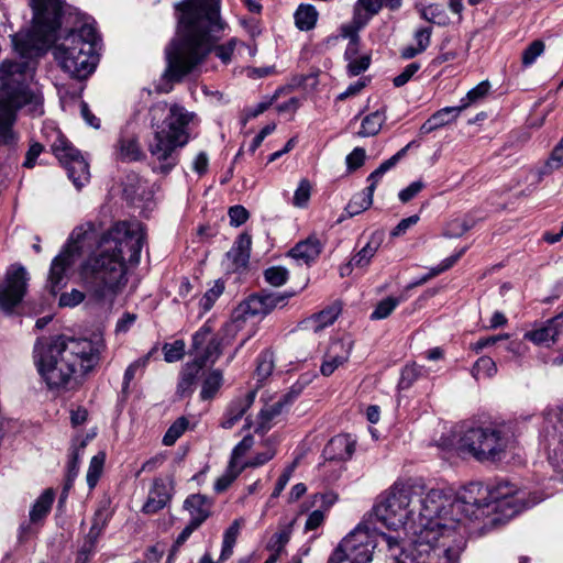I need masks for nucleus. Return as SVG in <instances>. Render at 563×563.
<instances>
[{"instance_id":"nucleus-1","label":"nucleus","mask_w":563,"mask_h":563,"mask_svg":"<svg viewBox=\"0 0 563 563\" xmlns=\"http://www.w3.org/2000/svg\"><path fill=\"white\" fill-rule=\"evenodd\" d=\"M33 10L27 32L11 36L20 59H4L0 65V148L10 152L19 142L14 125L18 112L25 108L32 117L44 113L42 91L32 85L37 62L34 56L56 38L60 26V0H29Z\"/></svg>"},{"instance_id":"nucleus-2","label":"nucleus","mask_w":563,"mask_h":563,"mask_svg":"<svg viewBox=\"0 0 563 563\" xmlns=\"http://www.w3.org/2000/svg\"><path fill=\"white\" fill-rule=\"evenodd\" d=\"M144 240V225L140 221L114 223L101 235L97 251L81 266L85 292L77 289L65 292L59 305L74 307L87 297L89 301L110 309L128 283L124 255L128 254L130 264H137Z\"/></svg>"},{"instance_id":"nucleus-3","label":"nucleus","mask_w":563,"mask_h":563,"mask_svg":"<svg viewBox=\"0 0 563 563\" xmlns=\"http://www.w3.org/2000/svg\"><path fill=\"white\" fill-rule=\"evenodd\" d=\"M178 25L175 38L166 48L165 76L180 80L191 73L213 49L223 63L232 60L236 38L216 45L227 24L220 18V0H184L175 4Z\"/></svg>"},{"instance_id":"nucleus-4","label":"nucleus","mask_w":563,"mask_h":563,"mask_svg":"<svg viewBox=\"0 0 563 563\" xmlns=\"http://www.w3.org/2000/svg\"><path fill=\"white\" fill-rule=\"evenodd\" d=\"M104 347L101 338H42L34 345V362L49 390H65L77 384L79 375L86 374L99 363Z\"/></svg>"},{"instance_id":"nucleus-5","label":"nucleus","mask_w":563,"mask_h":563,"mask_svg":"<svg viewBox=\"0 0 563 563\" xmlns=\"http://www.w3.org/2000/svg\"><path fill=\"white\" fill-rule=\"evenodd\" d=\"M482 488L472 483L464 487L459 495L451 489L431 488L427 492H417L412 506H416L413 523L409 525L408 532L418 536L423 530L432 533L448 532V530H467L466 522L479 520L483 508L477 504L476 495Z\"/></svg>"},{"instance_id":"nucleus-6","label":"nucleus","mask_w":563,"mask_h":563,"mask_svg":"<svg viewBox=\"0 0 563 563\" xmlns=\"http://www.w3.org/2000/svg\"><path fill=\"white\" fill-rule=\"evenodd\" d=\"M150 124L153 129V140L148 151L159 163L158 169L168 173L177 165L176 150L184 147L189 141V123L195 113L183 106L157 102L148 110Z\"/></svg>"},{"instance_id":"nucleus-7","label":"nucleus","mask_w":563,"mask_h":563,"mask_svg":"<svg viewBox=\"0 0 563 563\" xmlns=\"http://www.w3.org/2000/svg\"><path fill=\"white\" fill-rule=\"evenodd\" d=\"M466 533L467 530H448L442 533L422 530L420 534L411 536L407 549L395 537L383 538L387 542L391 563H460Z\"/></svg>"},{"instance_id":"nucleus-8","label":"nucleus","mask_w":563,"mask_h":563,"mask_svg":"<svg viewBox=\"0 0 563 563\" xmlns=\"http://www.w3.org/2000/svg\"><path fill=\"white\" fill-rule=\"evenodd\" d=\"M98 34L91 24L69 32L53 51L60 68L79 79L88 77L96 68Z\"/></svg>"},{"instance_id":"nucleus-9","label":"nucleus","mask_w":563,"mask_h":563,"mask_svg":"<svg viewBox=\"0 0 563 563\" xmlns=\"http://www.w3.org/2000/svg\"><path fill=\"white\" fill-rule=\"evenodd\" d=\"M415 495L417 490L412 486L395 483L382 495L380 500L363 521H367L372 527H375V522H380L391 530L407 526L408 530L416 516V506H412Z\"/></svg>"},{"instance_id":"nucleus-10","label":"nucleus","mask_w":563,"mask_h":563,"mask_svg":"<svg viewBox=\"0 0 563 563\" xmlns=\"http://www.w3.org/2000/svg\"><path fill=\"white\" fill-rule=\"evenodd\" d=\"M383 537L389 536L377 532L375 527L362 521L340 542L328 563H371L374 550L380 544H384L390 559L387 542Z\"/></svg>"},{"instance_id":"nucleus-11","label":"nucleus","mask_w":563,"mask_h":563,"mask_svg":"<svg viewBox=\"0 0 563 563\" xmlns=\"http://www.w3.org/2000/svg\"><path fill=\"white\" fill-rule=\"evenodd\" d=\"M477 504L483 508L479 519L488 515L490 511H499L505 518H511L519 514L523 508L538 504L541 498L533 497L531 500L526 499V492L518 489L509 482H500L490 489L483 487Z\"/></svg>"},{"instance_id":"nucleus-12","label":"nucleus","mask_w":563,"mask_h":563,"mask_svg":"<svg viewBox=\"0 0 563 563\" xmlns=\"http://www.w3.org/2000/svg\"><path fill=\"white\" fill-rule=\"evenodd\" d=\"M508 438L493 427H474L463 432L459 449L467 451L479 462L499 461L508 446Z\"/></svg>"},{"instance_id":"nucleus-13","label":"nucleus","mask_w":563,"mask_h":563,"mask_svg":"<svg viewBox=\"0 0 563 563\" xmlns=\"http://www.w3.org/2000/svg\"><path fill=\"white\" fill-rule=\"evenodd\" d=\"M93 233L95 224L91 222L81 224L73 230L66 246L52 262L48 275V286L52 292H55L64 285L66 271L75 263L80 250V243L90 239Z\"/></svg>"},{"instance_id":"nucleus-14","label":"nucleus","mask_w":563,"mask_h":563,"mask_svg":"<svg viewBox=\"0 0 563 563\" xmlns=\"http://www.w3.org/2000/svg\"><path fill=\"white\" fill-rule=\"evenodd\" d=\"M26 287V269L21 265H11L0 284V309L4 312H11L22 301Z\"/></svg>"},{"instance_id":"nucleus-15","label":"nucleus","mask_w":563,"mask_h":563,"mask_svg":"<svg viewBox=\"0 0 563 563\" xmlns=\"http://www.w3.org/2000/svg\"><path fill=\"white\" fill-rule=\"evenodd\" d=\"M222 338L213 333V329L209 321H207L195 334L192 335V351L195 360L202 364L214 363L221 355Z\"/></svg>"},{"instance_id":"nucleus-16","label":"nucleus","mask_w":563,"mask_h":563,"mask_svg":"<svg viewBox=\"0 0 563 563\" xmlns=\"http://www.w3.org/2000/svg\"><path fill=\"white\" fill-rule=\"evenodd\" d=\"M353 349L350 338L333 340L324 355L320 372L323 376H330L334 371L347 362Z\"/></svg>"},{"instance_id":"nucleus-17","label":"nucleus","mask_w":563,"mask_h":563,"mask_svg":"<svg viewBox=\"0 0 563 563\" xmlns=\"http://www.w3.org/2000/svg\"><path fill=\"white\" fill-rule=\"evenodd\" d=\"M173 494V481L155 478L148 492L147 499L142 507L146 515H153L162 510L170 500Z\"/></svg>"},{"instance_id":"nucleus-18","label":"nucleus","mask_w":563,"mask_h":563,"mask_svg":"<svg viewBox=\"0 0 563 563\" xmlns=\"http://www.w3.org/2000/svg\"><path fill=\"white\" fill-rule=\"evenodd\" d=\"M256 396L255 390H251L246 393L243 396L236 397L233 399L230 405L228 406L220 426L223 429H231L233 428L236 422L243 417V415L249 410V408L254 402Z\"/></svg>"},{"instance_id":"nucleus-19","label":"nucleus","mask_w":563,"mask_h":563,"mask_svg":"<svg viewBox=\"0 0 563 563\" xmlns=\"http://www.w3.org/2000/svg\"><path fill=\"white\" fill-rule=\"evenodd\" d=\"M323 249V243L320 239L312 234L306 240L298 242L289 252L290 256L296 261L309 265L314 262Z\"/></svg>"},{"instance_id":"nucleus-20","label":"nucleus","mask_w":563,"mask_h":563,"mask_svg":"<svg viewBox=\"0 0 563 563\" xmlns=\"http://www.w3.org/2000/svg\"><path fill=\"white\" fill-rule=\"evenodd\" d=\"M355 450V442L346 434L333 437L323 450L327 460L344 461L350 459Z\"/></svg>"},{"instance_id":"nucleus-21","label":"nucleus","mask_w":563,"mask_h":563,"mask_svg":"<svg viewBox=\"0 0 563 563\" xmlns=\"http://www.w3.org/2000/svg\"><path fill=\"white\" fill-rule=\"evenodd\" d=\"M252 239L247 233H242L235 240L231 250L227 253V260L232 269L246 267L250 260Z\"/></svg>"},{"instance_id":"nucleus-22","label":"nucleus","mask_w":563,"mask_h":563,"mask_svg":"<svg viewBox=\"0 0 563 563\" xmlns=\"http://www.w3.org/2000/svg\"><path fill=\"white\" fill-rule=\"evenodd\" d=\"M202 368V364L199 361L188 362L183 366L176 390L179 397L185 398L194 393L197 378Z\"/></svg>"},{"instance_id":"nucleus-23","label":"nucleus","mask_w":563,"mask_h":563,"mask_svg":"<svg viewBox=\"0 0 563 563\" xmlns=\"http://www.w3.org/2000/svg\"><path fill=\"white\" fill-rule=\"evenodd\" d=\"M184 507L194 522L202 525L211 514L212 500L205 495L194 494L186 498Z\"/></svg>"},{"instance_id":"nucleus-24","label":"nucleus","mask_w":563,"mask_h":563,"mask_svg":"<svg viewBox=\"0 0 563 563\" xmlns=\"http://www.w3.org/2000/svg\"><path fill=\"white\" fill-rule=\"evenodd\" d=\"M289 396H285L284 399H279L274 404L266 405L257 416L255 432L265 434L273 427L274 419L278 417L282 413L284 407L289 404Z\"/></svg>"},{"instance_id":"nucleus-25","label":"nucleus","mask_w":563,"mask_h":563,"mask_svg":"<svg viewBox=\"0 0 563 563\" xmlns=\"http://www.w3.org/2000/svg\"><path fill=\"white\" fill-rule=\"evenodd\" d=\"M382 244V235L373 233L369 241L350 260L346 268H366Z\"/></svg>"},{"instance_id":"nucleus-26","label":"nucleus","mask_w":563,"mask_h":563,"mask_svg":"<svg viewBox=\"0 0 563 563\" xmlns=\"http://www.w3.org/2000/svg\"><path fill=\"white\" fill-rule=\"evenodd\" d=\"M461 113L459 107H445L433 113L420 128L421 134H429L450 122L454 121Z\"/></svg>"},{"instance_id":"nucleus-27","label":"nucleus","mask_w":563,"mask_h":563,"mask_svg":"<svg viewBox=\"0 0 563 563\" xmlns=\"http://www.w3.org/2000/svg\"><path fill=\"white\" fill-rule=\"evenodd\" d=\"M67 170L69 179L77 189L84 187L90 179L89 165L81 156L63 164Z\"/></svg>"},{"instance_id":"nucleus-28","label":"nucleus","mask_w":563,"mask_h":563,"mask_svg":"<svg viewBox=\"0 0 563 563\" xmlns=\"http://www.w3.org/2000/svg\"><path fill=\"white\" fill-rule=\"evenodd\" d=\"M54 499L55 492L52 488L45 489L30 510V522L33 525L42 522L49 514Z\"/></svg>"},{"instance_id":"nucleus-29","label":"nucleus","mask_w":563,"mask_h":563,"mask_svg":"<svg viewBox=\"0 0 563 563\" xmlns=\"http://www.w3.org/2000/svg\"><path fill=\"white\" fill-rule=\"evenodd\" d=\"M52 151L56 158L65 164L69 161H74L81 156L80 152L74 147V145L60 134L59 131H55V140L51 144Z\"/></svg>"},{"instance_id":"nucleus-30","label":"nucleus","mask_w":563,"mask_h":563,"mask_svg":"<svg viewBox=\"0 0 563 563\" xmlns=\"http://www.w3.org/2000/svg\"><path fill=\"white\" fill-rule=\"evenodd\" d=\"M561 320V316L549 320L543 327L529 331L525 334V338L536 344H547L550 341H554L559 334L558 324Z\"/></svg>"},{"instance_id":"nucleus-31","label":"nucleus","mask_w":563,"mask_h":563,"mask_svg":"<svg viewBox=\"0 0 563 563\" xmlns=\"http://www.w3.org/2000/svg\"><path fill=\"white\" fill-rule=\"evenodd\" d=\"M341 308L339 305H332L314 313L306 322L314 332H319L328 325H331L340 314Z\"/></svg>"},{"instance_id":"nucleus-32","label":"nucleus","mask_w":563,"mask_h":563,"mask_svg":"<svg viewBox=\"0 0 563 563\" xmlns=\"http://www.w3.org/2000/svg\"><path fill=\"white\" fill-rule=\"evenodd\" d=\"M318 16L319 13L312 4L301 3L294 14L295 24L300 31H310L316 26Z\"/></svg>"},{"instance_id":"nucleus-33","label":"nucleus","mask_w":563,"mask_h":563,"mask_svg":"<svg viewBox=\"0 0 563 563\" xmlns=\"http://www.w3.org/2000/svg\"><path fill=\"white\" fill-rule=\"evenodd\" d=\"M386 121V113L384 110H377L367 114L361 123V129L357 135L361 137L375 136L379 133L383 124Z\"/></svg>"},{"instance_id":"nucleus-34","label":"nucleus","mask_w":563,"mask_h":563,"mask_svg":"<svg viewBox=\"0 0 563 563\" xmlns=\"http://www.w3.org/2000/svg\"><path fill=\"white\" fill-rule=\"evenodd\" d=\"M242 520L235 519L230 527L223 533L222 549L219 558L220 562H224L231 558L233 553V548L236 543L240 529H241Z\"/></svg>"},{"instance_id":"nucleus-35","label":"nucleus","mask_w":563,"mask_h":563,"mask_svg":"<svg viewBox=\"0 0 563 563\" xmlns=\"http://www.w3.org/2000/svg\"><path fill=\"white\" fill-rule=\"evenodd\" d=\"M563 167V137L554 146L549 158L544 162V164L538 169L539 180L542 177L552 174L553 172Z\"/></svg>"},{"instance_id":"nucleus-36","label":"nucleus","mask_w":563,"mask_h":563,"mask_svg":"<svg viewBox=\"0 0 563 563\" xmlns=\"http://www.w3.org/2000/svg\"><path fill=\"white\" fill-rule=\"evenodd\" d=\"M236 318H250L256 316H266V312L263 307V301L261 295H252L243 302L240 303L236 310Z\"/></svg>"},{"instance_id":"nucleus-37","label":"nucleus","mask_w":563,"mask_h":563,"mask_svg":"<svg viewBox=\"0 0 563 563\" xmlns=\"http://www.w3.org/2000/svg\"><path fill=\"white\" fill-rule=\"evenodd\" d=\"M420 15L426 21L445 26L450 23V18L442 4L432 3L420 9Z\"/></svg>"},{"instance_id":"nucleus-38","label":"nucleus","mask_w":563,"mask_h":563,"mask_svg":"<svg viewBox=\"0 0 563 563\" xmlns=\"http://www.w3.org/2000/svg\"><path fill=\"white\" fill-rule=\"evenodd\" d=\"M223 384V374L220 369H213L208 373L202 383L200 397L203 400L211 399L214 397L217 391Z\"/></svg>"},{"instance_id":"nucleus-39","label":"nucleus","mask_w":563,"mask_h":563,"mask_svg":"<svg viewBox=\"0 0 563 563\" xmlns=\"http://www.w3.org/2000/svg\"><path fill=\"white\" fill-rule=\"evenodd\" d=\"M368 23L362 15L357 12H353L352 20L347 23H344L340 26V35L343 38H347L351 41H360L358 32L363 30Z\"/></svg>"},{"instance_id":"nucleus-40","label":"nucleus","mask_w":563,"mask_h":563,"mask_svg":"<svg viewBox=\"0 0 563 563\" xmlns=\"http://www.w3.org/2000/svg\"><path fill=\"white\" fill-rule=\"evenodd\" d=\"M373 195L368 190H363L352 197L350 202L347 203L345 211L351 216L360 214L361 212L367 210L373 203Z\"/></svg>"},{"instance_id":"nucleus-41","label":"nucleus","mask_w":563,"mask_h":563,"mask_svg":"<svg viewBox=\"0 0 563 563\" xmlns=\"http://www.w3.org/2000/svg\"><path fill=\"white\" fill-rule=\"evenodd\" d=\"M384 5V0H357L354 4L353 12L360 13L367 23L373 16L378 14Z\"/></svg>"},{"instance_id":"nucleus-42","label":"nucleus","mask_w":563,"mask_h":563,"mask_svg":"<svg viewBox=\"0 0 563 563\" xmlns=\"http://www.w3.org/2000/svg\"><path fill=\"white\" fill-rule=\"evenodd\" d=\"M242 472L243 467L241 465L235 466L229 463L225 472L214 482V492L218 494L225 492Z\"/></svg>"},{"instance_id":"nucleus-43","label":"nucleus","mask_w":563,"mask_h":563,"mask_svg":"<svg viewBox=\"0 0 563 563\" xmlns=\"http://www.w3.org/2000/svg\"><path fill=\"white\" fill-rule=\"evenodd\" d=\"M224 285L220 280H216L211 288H209L199 301L200 316L208 312L223 294Z\"/></svg>"},{"instance_id":"nucleus-44","label":"nucleus","mask_w":563,"mask_h":563,"mask_svg":"<svg viewBox=\"0 0 563 563\" xmlns=\"http://www.w3.org/2000/svg\"><path fill=\"white\" fill-rule=\"evenodd\" d=\"M153 352H154V349L152 351H150L146 355L135 360L128 366V368L124 372V377H123V384H122L123 391H126L129 389L130 383L135 377L136 372L144 371V368L147 366V364L150 362V358H151Z\"/></svg>"},{"instance_id":"nucleus-45","label":"nucleus","mask_w":563,"mask_h":563,"mask_svg":"<svg viewBox=\"0 0 563 563\" xmlns=\"http://www.w3.org/2000/svg\"><path fill=\"white\" fill-rule=\"evenodd\" d=\"M276 454L275 444L271 439L265 442V450L263 452H258L255 456L244 463L241 464L243 471L249 467H258L271 461Z\"/></svg>"},{"instance_id":"nucleus-46","label":"nucleus","mask_w":563,"mask_h":563,"mask_svg":"<svg viewBox=\"0 0 563 563\" xmlns=\"http://www.w3.org/2000/svg\"><path fill=\"white\" fill-rule=\"evenodd\" d=\"M119 155L125 161H136L140 158L141 151L136 139L121 137L118 144Z\"/></svg>"},{"instance_id":"nucleus-47","label":"nucleus","mask_w":563,"mask_h":563,"mask_svg":"<svg viewBox=\"0 0 563 563\" xmlns=\"http://www.w3.org/2000/svg\"><path fill=\"white\" fill-rule=\"evenodd\" d=\"M497 373V366L494 360L489 356L479 357L471 371L472 376L478 379L482 375L493 377Z\"/></svg>"},{"instance_id":"nucleus-48","label":"nucleus","mask_w":563,"mask_h":563,"mask_svg":"<svg viewBox=\"0 0 563 563\" xmlns=\"http://www.w3.org/2000/svg\"><path fill=\"white\" fill-rule=\"evenodd\" d=\"M465 253V249H462L460 252H457L456 254L452 255V256H449L446 257L445 260H443L440 265H438L437 267H433L430 269V272L424 275L420 280H418L417 283L413 284V286L416 285H421V284H424L427 283L429 279L440 275L441 273L448 271L449 268H451L460 258L461 256Z\"/></svg>"},{"instance_id":"nucleus-49","label":"nucleus","mask_w":563,"mask_h":563,"mask_svg":"<svg viewBox=\"0 0 563 563\" xmlns=\"http://www.w3.org/2000/svg\"><path fill=\"white\" fill-rule=\"evenodd\" d=\"M490 84L487 80L479 82L476 87L472 88L467 95L461 100V104L457 106L461 108V112L470 107L472 103L477 102L483 99L489 91Z\"/></svg>"},{"instance_id":"nucleus-50","label":"nucleus","mask_w":563,"mask_h":563,"mask_svg":"<svg viewBox=\"0 0 563 563\" xmlns=\"http://www.w3.org/2000/svg\"><path fill=\"white\" fill-rule=\"evenodd\" d=\"M275 366L274 355L271 351H264L257 358L256 377L260 382L266 379L273 372Z\"/></svg>"},{"instance_id":"nucleus-51","label":"nucleus","mask_w":563,"mask_h":563,"mask_svg":"<svg viewBox=\"0 0 563 563\" xmlns=\"http://www.w3.org/2000/svg\"><path fill=\"white\" fill-rule=\"evenodd\" d=\"M422 375V366L412 363L406 365L401 371V376L398 383L399 388L408 389Z\"/></svg>"},{"instance_id":"nucleus-52","label":"nucleus","mask_w":563,"mask_h":563,"mask_svg":"<svg viewBox=\"0 0 563 563\" xmlns=\"http://www.w3.org/2000/svg\"><path fill=\"white\" fill-rule=\"evenodd\" d=\"M107 521H108V515L103 510L99 509L98 511H96V514L93 516V521H92L91 528H90L88 534L86 536L85 540L87 542H91L96 545L98 538L100 537L103 528L107 525Z\"/></svg>"},{"instance_id":"nucleus-53","label":"nucleus","mask_w":563,"mask_h":563,"mask_svg":"<svg viewBox=\"0 0 563 563\" xmlns=\"http://www.w3.org/2000/svg\"><path fill=\"white\" fill-rule=\"evenodd\" d=\"M188 423L185 417L178 418L166 431L163 443L168 446L173 445L186 431Z\"/></svg>"},{"instance_id":"nucleus-54","label":"nucleus","mask_w":563,"mask_h":563,"mask_svg":"<svg viewBox=\"0 0 563 563\" xmlns=\"http://www.w3.org/2000/svg\"><path fill=\"white\" fill-rule=\"evenodd\" d=\"M545 49L544 42L536 40L531 42L528 47L522 52L521 63L523 67L531 66Z\"/></svg>"},{"instance_id":"nucleus-55","label":"nucleus","mask_w":563,"mask_h":563,"mask_svg":"<svg viewBox=\"0 0 563 563\" xmlns=\"http://www.w3.org/2000/svg\"><path fill=\"white\" fill-rule=\"evenodd\" d=\"M400 300L395 297H387L379 301L371 314L372 320H382L390 316V313L399 305Z\"/></svg>"},{"instance_id":"nucleus-56","label":"nucleus","mask_w":563,"mask_h":563,"mask_svg":"<svg viewBox=\"0 0 563 563\" xmlns=\"http://www.w3.org/2000/svg\"><path fill=\"white\" fill-rule=\"evenodd\" d=\"M186 344L183 340H176L173 343H165L163 345L164 360L167 363L180 361L185 355Z\"/></svg>"},{"instance_id":"nucleus-57","label":"nucleus","mask_w":563,"mask_h":563,"mask_svg":"<svg viewBox=\"0 0 563 563\" xmlns=\"http://www.w3.org/2000/svg\"><path fill=\"white\" fill-rule=\"evenodd\" d=\"M85 445H86V442L81 441L80 445L78 448H73V450L70 452V459L68 462L67 483L65 485L64 490L68 489L71 486L75 477L78 474L80 451L84 450Z\"/></svg>"},{"instance_id":"nucleus-58","label":"nucleus","mask_w":563,"mask_h":563,"mask_svg":"<svg viewBox=\"0 0 563 563\" xmlns=\"http://www.w3.org/2000/svg\"><path fill=\"white\" fill-rule=\"evenodd\" d=\"M104 463V455L98 454L92 456L89 468L87 472V484L90 488H93L101 475Z\"/></svg>"},{"instance_id":"nucleus-59","label":"nucleus","mask_w":563,"mask_h":563,"mask_svg":"<svg viewBox=\"0 0 563 563\" xmlns=\"http://www.w3.org/2000/svg\"><path fill=\"white\" fill-rule=\"evenodd\" d=\"M311 185L308 179L303 178L300 180L292 198L295 207L305 208L310 199Z\"/></svg>"},{"instance_id":"nucleus-60","label":"nucleus","mask_w":563,"mask_h":563,"mask_svg":"<svg viewBox=\"0 0 563 563\" xmlns=\"http://www.w3.org/2000/svg\"><path fill=\"white\" fill-rule=\"evenodd\" d=\"M254 445V438L245 435L233 449L230 462L232 465L240 466V459L243 457Z\"/></svg>"},{"instance_id":"nucleus-61","label":"nucleus","mask_w":563,"mask_h":563,"mask_svg":"<svg viewBox=\"0 0 563 563\" xmlns=\"http://www.w3.org/2000/svg\"><path fill=\"white\" fill-rule=\"evenodd\" d=\"M265 279L275 287L284 285L288 279V271L282 266H273L265 271Z\"/></svg>"},{"instance_id":"nucleus-62","label":"nucleus","mask_w":563,"mask_h":563,"mask_svg":"<svg viewBox=\"0 0 563 563\" xmlns=\"http://www.w3.org/2000/svg\"><path fill=\"white\" fill-rule=\"evenodd\" d=\"M291 526L292 522L273 536L269 545L271 549L275 550L276 552H280L284 549L290 539Z\"/></svg>"},{"instance_id":"nucleus-63","label":"nucleus","mask_w":563,"mask_h":563,"mask_svg":"<svg viewBox=\"0 0 563 563\" xmlns=\"http://www.w3.org/2000/svg\"><path fill=\"white\" fill-rule=\"evenodd\" d=\"M371 64V57L368 55H363L357 58H353L349 60L347 64V74L349 76H357L362 73H364Z\"/></svg>"},{"instance_id":"nucleus-64","label":"nucleus","mask_w":563,"mask_h":563,"mask_svg":"<svg viewBox=\"0 0 563 563\" xmlns=\"http://www.w3.org/2000/svg\"><path fill=\"white\" fill-rule=\"evenodd\" d=\"M312 499L313 505H318L319 509L327 512L338 500V495L333 492L318 493L313 495Z\"/></svg>"}]
</instances>
